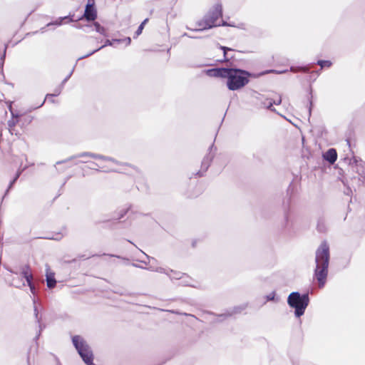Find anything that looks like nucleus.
<instances>
[{
    "instance_id": "f257e3e1",
    "label": "nucleus",
    "mask_w": 365,
    "mask_h": 365,
    "mask_svg": "<svg viewBox=\"0 0 365 365\" xmlns=\"http://www.w3.org/2000/svg\"><path fill=\"white\" fill-rule=\"evenodd\" d=\"M315 277L318 281L319 287L322 288L328 274L329 263V247L327 242H323L316 251Z\"/></svg>"
},
{
    "instance_id": "f03ea898",
    "label": "nucleus",
    "mask_w": 365,
    "mask_h": 365,
    "mask_svg": "<svg viewBox=\"0 0 365 365\" xmlns=\"http://www.w3.org/2000/svg\"><path fill=\"white\" fill-rule=\"evenodd\" d=\"M250 74L240 69L227 68L225 78H227V86L230 91H236L248 83Z\"/></svg>"
},
{
    "instance_id": "7ed1b4c3",
    "label": "nucleus",
    "mask_w": 365,
    "mask_h": 365,
    "mask_svg": "<svg viewBox=\"0 0 365 365\" xmlns=\"http://www.w3.org/2000/svg\"><path fill=\"white\" fill-rule=\"evenodd\" d=\"M309 302L307 294H300L298 292H292L287 298V304L294 309V314L297 317L302 316Z\"/></svg>"
},
{
    "instance_id": "20e7f679",
    "label": "nucleus",
    "mask_w": 365,
    "mask_h": 365,
    "mask_svg": "<svg viewBox=\"0 0 365 365\" xmlns=\"http://www.w3.org/2000/svg\"><path fill=\"white\" fill-rule=\"evenodd\" d=\"M72 341L85 364L87 365H96L93 363V351L84 339L80 336H74L72 338Z\"/></svg>"
},
{
    "instance_id": "39448f33",
    "label": "nucleus",
    "mask_w": 365,
    "mask_h": 365,
    "mask_svg": "<svg viewBox=\"0 0 365 365\" xmlns=\"http://www.w3.org/2000/svg\"><path fill=\"white\" fill-rule=\"evenodd\" d=\"M222 18V6L216 4L213 9L210 11L207 15L205 16V26L202 28L195 29L194 31H203L205 29H210L213 26L220 25V19Z\"/></svg>"
},
{
    "instance_id": "423d86ee",
    "label": "nucleus",
    "mask_w": 365,
    "mask_h": 365,
    "mask_svg": "<svg viewBox=\"0 0 365 365\" xmlns=\"http://www.w3.org/2000/svg\"><path fill=\"white\" fill-rule=\"evenodd\" d=\"M83 157H90V158H94V159H100V160H104V161H106V162H110V163H116V161L114 159L111 158H108V157H106V156H104V155H98V154L90 153V152H84V153H80V154H78L77 155L71 156L68 159L64 160V162H67V161L73 160L74 158H83Z\"/></svg>"
},
{
    "instance_id": "0eeeda50",
    "label": "nucleus",
    "mask_w": 365,
    "mask_h": 365,
    "mask_svg": "<svg viewBox=\"0 0 365 365\" xmlns=\"http://www.w3.org/2000/svg\"><path fill=\"white\" fill-rule=\"evenodd\" d=\"M83 17L88 21H94L97 18V11L93 2L88 1L85 9Z\"/></svg>"
},
{
    "instance_id": "6e6552de",
    "label": "nucleus",
    "mask_w": 365,
    "mask_h": 365,
    "mask_svg": "<svg viewBox=\"0 0 365 365\" xmlns=\"http://www.w3.org/2000/svg\"><path fill=\"white\" fill-rule=\"evenodd\" d=\"M10 110L12 115V118L8 121L9 130L11 134H16L15 133V127L19 122V116L18 114H15L11 109H10Z\"/></svg>"
},
{
    "instance_id": "1a4fd4ad",
    "label": "nucleus",
    "mask_w": 365,
    "mask_h": 365,
    "mask_svg": "<svg viewBox=\"0 0 365 365\" xmlns=\"http://www.w3.org/2000/svg\"><path fill=\"white\" fill-rule=\"evenodd\" d=\"M324 158L331 164H334L337 158V153L335 149H329L323 155Z\"/></svg>"
},
{
    "instance_id": "9d476101",
    "label": "nucleus",
    "mask_w": 365,
    "mask_h": 365,
    "mask_svg": "<svg viewBox=\"0 0 365 365\" xmlns=\"http://www.w3.org/2000/svg\"><path fill=\"white\" fill-rule=\"evenodd\" d=\"M227 68H213L207 71V74L210 76L225 78Z\"/></svg>"
},
{
    "instance_id": "9b49d317",
    "label": "nucleus",
    "mask_w": 365,
    "mask_h": 365,
    "mask_svg": "<svg viewBox=\"0 0 365 365\" xmlns=\"http://www.w3.org/2000/svg\"><path fill=\"white\" fill-rule=\"evenodd\" d=\"M22 274H23L24 277L26 279L27 284L31 289V291L33 292V291L34 289V287L32 284L33 277H32L31 273L29 272L28 267L24 269V270L22 271Z\"/></svg>"
},
{
    "instance_id": "f8f14e48",
    "label": "nucleus",
    "mask_w": 365,
    "mask_h": 365,
    "mask_svg": "<svg viewBox=\"0 0 365 365\" xmlns=\"http://www.w3.org/2000/svg\"><path fill=\"white\" fill-rule=\"evenodd\" d=\"M46 282L48 288H53L56 284L54 273L49 272V267L46 269Z\"/></svg>"
},
{
    "instance_id": "ddd939ff",
    "label": "nucleus",
    "mask_w": 365,
    "mask_h": 365,
    "mask_svg": "<svg viewBox=\"0 0 365 365\" xmlns=\"http://www.w3.org/2000/svg\"><path fill=\"white\" fill-rule=\"evenodd\" d=\"M122 39H113L112 41L109 40V39H107L106 41H105V43L101 46L100 48L93 51L92 52L85 55L83 57H81L80 59L81 58H86V57H88L90 56H91L92 54H93L94 53H96V51H99L100 49L103 48V47L105 46H113V42H121Z\"/></svg>"
},
{
    "instance_id": "4468645a",
    "label": "nucleus",
    "mask_w": 365,
    "mask_h": 365,
    "mask_svg": "<svg viewBox=\"0 0 365 365\" xmlns=\"http://www.w3.org/2000/svg\"><path fill=\"white\" fill-rule=\"evenodd\" d=\"M273 106L272 98H265L264 100H261L260 107L264 108H267L271 110H274L272 108Z\"/></svg>"
},
{
    "instance_id": "2eb2a0df",
    "label": "nucleus",
    "mask_w": 365,
    "mask_h": 365,
    "mask_svg": "<svg viewBox=\"0 0 365 365\" xmlns=\"http://www.w3.org/2000/svg\"><path fill=\"white\" fill-rule=\"evenodd\" d=\"M93 26L95 27V30L98 33H99L105 36H107V33H106V29L104 27L101 26L99 23L94 22Z\"/></svg>"
},
{
    "instance_id": "dca6fc26",
    "label": "nucleus",
    "mask_w": 365,
    "mask_h": 365,
    "mask_svg": "<svg viewBox=\"0 0 365 365\" xmlns=\"http://www.w3.org/2000/svg\"><path fill=\"white\" fill-rule=\"evenodd\" d=\"M71 74H72V71H71V72L68 75V76H67V77H66V78L63 81V82H62V85H63V84H64V83H65L68 80V78L71 77ZM62 87H63V86H61V88H59L58 90H56V92H55L54 93H53V94H48V95L46 96V99L47 98L50 97V96H51V97H53V96H56L59 95V94H60V93H61V91Z\"/></svg>"
},
{
    "instance_id": "f3484780",
    "label": "nucleus",
    "mask_w": 365,
    "mask_h": 365,
    "mask_svg": "<svg viewBox=\"0 0 365 365\" xmlns=\"http://www.w3.org/2000/svg\"><path fill=\"white\" fill-rule=\"evenodd\" d=\"M34 312H35V317H36V321L38 323V326H39V328H40V330H39V333L37 336V337H38V336L40 335V333L41 331V330L44 328V326H43L41 323V317H39L38 316V310H37V307H34Z\"/></svg>"
},
{
    "instance_id": "a211bd4d",
    "label": "nucleus",
    "mask_w": 365,
    "mask_h": 365,
    "mask_svg": "<svg viewBox=\"0 0 365 365\" xmlns=\"http://www.w3.org/2000/svg\"><path fill=\"white\" fill-rule=\"evenodd\" d=\"M317 64L321 66V68H324V67H330L332 64V63L330 61H323V60H319L317 61Z\"/></svg>"
},
{
    "instance_id": "6ab92c4d",
    "label": "nucleus",
    "mask_w": 365,
    "mask_h": 365,
    "mask_svg": "<svg viewBox=\"0 0 365 365\" xmlns=\"http://www.w3.org/2000/svg\"><path fill=\"white\" fill-rule=\"evenodd\" d=\"M167 274L171 278V279H181L182 274L176 272H173V270H170V273H167Z\"/></svg>"
},
{
    "instance_id": "aec40b11",
    "label": "nucleus",
    "mask_w": 365,
    "mask_h": 365,
    "mask_svg": "<svg viewBox=\"0 0 365 365\" xmlns=\"http://www.w3.org/2000/svg\"><path fill=\"white\" fill-rule=\"evenodd\" d=\"M21 175V171H19L16 174V176L14 177V178L11 181L9 185V187H8V190L6 192L9 191V189L11 188V187L13 186V185L15 183V182L17 180V179L19 178Z\"/></svg>"
},
{
    "instance_id": "412c9836",
    "label": "nucleus",
    "mask_w": 365,
    "mask_h": 365,
    "mask_svg": "<svg viewBox=\"0 0 365 365\" xmlns=\"http://www.w3.org/2000/svg\"><path fill=\"white\" fill-rule=\"evenodd\" d=\"M144 29V26L143 25H140L137 29V31H135V36H134V38L138 36L140 34H141L143 30Z\"/></svg>"
},
{
    "instance_id": "4be33fe9",
    "label": "nucleus",
    "mask_w": 365,
    "mask_h": 365,
    "mask_svg": "<svg viewBox=\"0 0 365 365\" xmlns=\"http://www.w3.org/2000/svg\"><path fill=\"white\" fill-rule=\"evenodd\" d=\"M221 49L224 51L225 59L226 61H227L228 56H227V51H230L231 49L227 47H225V46H221Z\"/></svg>"
},
{
    "instance_id": "5701e85b",
    "label": "nucleus",
    "mask_w": 365,
    "mask_h": 365,
    "mask_svg": "<svg viewBox=\"0 0 365 365\" xmlns=\"http://www.w3.org/2000/svg\"><path fill=\"white\" fill-rule=\"evenodd\" d=\"M266 298H267V301H272V300H274V298H275V292H272V293L269 294L268 295L266 296Z\"/></svg>"
},
{
    "instance_id": "b1692460",
    "label": "nucleus",
    "mask_w": 365,
    "mask_h": 365,
    "mask_svg": "<svg viewBox=\"0 0 365 365\" xmlns=\"http://www.w3.org/2000/svg\"><path fill=\"white\" fill-rule=\"evenodd\" d=\"M210 161V159L209 158H207V157L205 158L202 163V166H204L207 169L209 165Z\"/></svg>"
},
{
    "instance_id": "393cba45",
    "label": "nucleus",
    "mask_w": 365,
    "mask_h": 365,
    "mask_svg": "<svg viewBox=\"0 0 365 365\" xmlns=\"http://www.w3.org/2000/svg\"><path fill=\"white\" fill-rule=\"evenodd\" d=\"M272 102H273V104L279 105L282 102L281 96H279L277 98L272 99Z\"/></svg>"
},
{
    "instance_id": "a878e982",
    "label": "nucleus",
    "mask_w": 365,
    "mask_h": 365,
    "mask_svg": "<svg viewBox=\"0 0 365 365\" xmlns=\"http://www.w3.org/2000/svg\"><path fill=\"white\" fill-rule=\"evenodd\" d=\"M197 29L202 28L204 26H205V18L202 21H198L197 23Z\"/></svg>"
},
{
    "instance_id": "bb28decb",
    "label": "nucleus",
    "mask_w": 365,
    "mask_h": 365,
    "mask_svg": "<svg viewBox=\"0 0 365 365\" xmlns=\"http://www.w3.org/2000/svg\"><path fill=\"white\" fill-rule=\"evenodd\" d=\"M67 19L66 16L63 17V18H61L59 21H56L53 24L61 25L63 19Z\"/></svg>"
},
{
    "instance_id": "cd10ccee",
    "label": "nucleus",
    "mask_w": 365,
    "mask_h": 365,
    "mask_svg": "<svg viewBox=\"0 0 365 365\" xmlns=\"http://www.w3.org/2000/svg\"><path fill=\"white\" fill-rule=\"evenodd\" d=\"M154 270L156 271V272H165V273H166L165 272V269L163 268H161V267L157 268V269H155Z\"/></svg>"
},
{
    "instance_id": "c85d7f7f",
    "label": "nucleus",
    "mask_w": 365,
    "mask_h": 365,
    "mask_svg": "<svg viewBox=\"0 0 365 365\" xmlns=\"http://www.w3.org/2000/svg\"><path fill=\"white\" fill-rule=\"evenodd\" d=\"M123 41V40H122L121 41ZM124 41H126L127 45H129L130 43V42H131V39H130V37L126 38Z\"/></svg>"
},
{
    "instance_id": "c756f323",
    "label": "nucleus",
    "mask_w": 365,
    "mask_h": 365,
    "mask_svg": "<svg viewBox=\"0 0 365 365\" xmlns=\"http://www.w3.org/2000/svg\"><path fill=\"white\" fill-rule=\"evenodd\" d=\"M148 21V19H145L140 24L143 25V26H145V25L146 24V23Z\"/></svg>"
},
{
    "instance_id": "7c9ffc66",
    "label": "nucleus",
    "mask_w": 365,
    "mask_h": 365,
    "mask_svg": "<svg viewBox=\"0 0 365 365\" xmlns=\"http://www.w3.org/2000/svg\"><path fill=\"white\" fill-rule=\"evenodd\" d=\"M6 47H5V48H4V55H3V56L1 57V59H2V60L5 58V55H6Z\"/></svg>"
},
{
    "instance_id": "2f4dec72",
    "label": "nucleus",
    "mask_w": 365,
    "mask_h": 365,
    "mask_svg": "<svg viewBox=\"0 0 365 365\" xmlns=\"http://www.w3.org/2000/svg\"><path fill=\"white\" fill-rule=\"evenodd\" d=\"M182 36H187V37H189V38H193L192 36H189V35H188L187 34H186V33L183 34H182Z\"/></svg>"
},
{
    "instance_id": "473e14b6",
    "label": "nucleus",
    "mask_w": 365,
    "mask_h": 365,
    "mask_svg": "<svg viewBox=\"0 0 365 365\" xmlns=\"http://www.w3.org/2000/svg\"><path fill=\"white\" fill-rule=\"evenodd\" d=\"M75 27L77 28V29H82L83 28V26L81 25H80V24H78V25L75 26Z\"/></svg>"
},
{
    "instance_id": "72a5a7b5",
    "label": "nucleus",
    "mask_w": 365,
    "mask_h": 365,
    "mask_svg": "<svg viewBox=\"0 0 365 365\" xmlns=\"http://www.w3.org/2000/svg\"><path fill=\"white\" fill-rule=\"evenodd\" d=\"M300 70L303 71L304 72L308 71V69L307 68H302Z\"/></svg>"
},
{
    "instance_id": "f704fd0d",
    "label": "nucleus",
    "mask_w": 365,
    "mask_h": 365,
    "mask_svg": "<svg viewBox=\"0 0 365 365\" xmlns=\"http://www.w3.org/2000/svg\"><path fill=\"white\" fill-rule=\"evenodd\" d=\"M81 163H87V161L86 160H82V161H81Z\"/></svg>"
},
{
    "instance_id": "c9c22d12",
    "label": "nucleus",
    "mask_w": 365,
    "mask_h": 365,
    "mask_svg": "<svg viewBox=\"0 0 365 365\" xmlns=\"http://www.w3.org/2000/svg\"><path fill=\"white\" fill-rule=\"evenodd\" d=\"M45 101H46V99L42 102V103L41 104L40 106H41L43 104H44Z\"/></svg>"
},
{
    "instance_id": "e433bc0d",
    "label": "nucleus",
    "mask_w": 365,
    "mask_h": 365,
    "mask_svg": "<svg viewBox=\"0 0 365 365\" xmlns=\"http://www.w3.org/2000/svg\"><path fill=\"white\" fill-rule=\"evenodd\" d=\"M61 237H56L55 238L56 240H58Z\"/></svg>"
},
{
    "instance_id": "4c0bfd02",
    "label": "nucleus",
    "mask_w": 365,
    "mask_h": 365,
    "mask_svg": "<svg viewBox=\"0 0 365 365\" xmlns=\"http://www.w3.org/2000/svg\"><path fill=\"white\" fill-rule=\"evenodd\" d=\"M98 166L101 168H104V166H100V165H98Z\"/></svg>"
}]
</instances>
